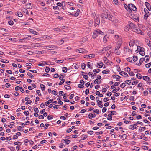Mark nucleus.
Returning <instances> with one entry per match:
<instances>
[{
    "label": "nucleus",
    "mask_w": 151,
    "mask_h": 151,
    "mask_svg": "<svg viewBox=\"0 0 151 151\" xmlns=\"http://www.w3.org/2000/svg\"><path fill=\"white\" fill-rule=\"evenodd\" d=\"M135 26V25L132 23L131 22H129L128 24L126 26L125 30L126 31H129L130 29H131L133 28H134Z\"/></svg>",
    "instance_id": "nucleus-1"
},
{
    "label": "nucleus",
    "mask_w": 151,
    "mask_h": 151,
    "mask_svg": "<svg viewBox=\"0 0 151 151\" xmlns=\"http://www.w3.org/2000/svg\"><path fill=\"white\" fill-rule=\"evenodd\" d=\"M128 9L130 11H131L132 10L134 11H136L137 9L135 6L132 4H128Z\"/></svg>",
    "instance_id": "nucleus-2"
},
{
    "label": "nucleus",
    "mask_w": 151,
    "mask_h": 151,
    "mask_svg": "<svg viewBox=\"0 0 151 151\" xmlns=\"http://www.w3.org/2000/svg\"><path fill=\"white\" fill-rule=\"evenodd\" d=\"M144 11L145 14L144 15V19L145 20H146L149 15V13L148 11L146 9H144Z\"/></svg>",
    "instance_id": "nucleus-3"
},
{
    "label": "nucleus",
    "mask_w": 151,
    "mask_h": 151,
    "mask_svg": "<svg viewBox=\"0 0 151 151\" xmlns=\"http://www.w3.org/2000/svg\"><path fill=\"white\" fill-rule=\"evenodd\" d=\"M95 23L94 25L95 26L99 25L100 23V19L98 17H96V18L95 19Z\"/></svg>",
    "instance_id": "nucleus-4"
},
{
    "label": "nucleus",
    "mask_w": 151,
    "mask_h": 151,
    "mask_svg": "<svg viewBox=\"0 0 151 151\" xmlns=\"http://www.w3.org/2000/svg\"><path fill=\"white\" fill-rule=\"evenodd\" d=\"M133 31L138 34H140L141 35L142 34V31L139 28L137 29L134 28H133Z\"/></svg>",
    "instance_id": "nucleus-5"
},
{
    "label": "nucleus",
    "mask_w": 151,
    "mask_h": 151,
    "mask_svg": "<svg viewBox=\"0 0 151 151\" xmlns=\"http://www.w3.org/2000/svg\"><path fill=\"white\" fill-rule=\"evenodd\" d=\"M106 19H108L112 21H114V17L113 16H112L111 15H109L108 14H107Z\"/></svg>",
    "instance_id": "nucleus-6"
},
{
    "label": "nucleus",
    "mask_w": 151,
    "mask_h": 151,
    "mask_svg": "<svg viewBox=\"0 0 151 151\" xmlns=\"http://www.w3.org/2000/svg\"><path fill=\"white\" fill-rule=\"evenodd\" d=\"M137 124H134L133 125H130L129 128V129L133 130L134 129L137 127V124L138 123H136Z\"/></svg>",
    "instance_id": "nucleus-7"
},
{
    "label": "nucleus",
    "mask_w": 151,
    "mask_h": 151,
    "mask_svg": "<svg viewBox=\"0 0 151 151\" xmlns=\"http://www.w3.org/2000/svg\"><path fill=\"white\" fill-rule=\"evenodd\" d=\"M122 43L121 42H117L116 44L115 49L119 50L121 47Z\"/></svg>",
    "instance_id": "nucleus-8"
},
{
    "label": "nucleus",
    "mask_w": 151,
    "mask_h": 151,
    "mask_svg": "<svg viewBox=\"0 0 151 151\" xmlns=\"http://www.w3.org/2000/svg\"><path fill=\"white\" fill-rule=\"evenodd\" d=\"M145 5L149 10L150 11L151 10V6L149 3L147 2H145Z\"/></svg>",
    "instance_id": "nucleus-9"
},
{
    "label": "nucleus",
    "mask_w": 151,
    "mask_h": 151,
    "mask_svg": "<svg viewBox=\"0 0 151 151\" xmlns=\"http://www.w3.org/2000/svg\"><path fill=\"white\" fill-rule=\"evenodd\" d=\"M95 55L93 54H90L88 55H86L84 57V58H93L94 57Z\"/></svg>",
    "instance_id": "nucleus-10"
},
{
    "label": "nucleus",
    "mask_w": 151,
    "mask_h": 151,
    "mask_svg": "<svg viewBox=\"0 0 151 151\" xmlns=\"http://www.w3.org/2000/svg\"><path fill=\"white\" fill-rule=\"evenodd\" d=\"M98 35V32L96 30H95L93 35V38H95Z\"/></svg>",
    "instance_id": "nucleus-11"
},
{
    "label": "nucleus",
    "mask_w": 151,
    "mask_h": 151,
    "mask_svg": "<svg viewBox=\"0 0 151 151\" xmlns=\"http://www.w3.org/2000/svg\"><path fill=\"white\" fill-rule=\"evenodd\" d=\"M59 79L61 80L59 83V85H60L64 83L65 80L64 79H62L61 77V76L59 77Z\"/></svg>",
    "instance_id": "nucleus-12"
},
{
    "label": "nucleus",
    "mask_w": 151,
    "mask_h": 151,
    "mask_svg": "<svg viewBox=\"0 0 151 151\" xmlns=\"http://www.w3.org/2000/svg\"><path fill=\"white\" fill-rule=\"evenodd\" d=\"M143 79L147 82L150 81V78L147 76H143Z\"/></svg>",
    "instance_id": "nucleus-13"
},
{
    "label": "nucleus",
    "mask_w": 151,
    "mask_h": 151,
    "mask_svg": "<svg viewBox=\"0 0 151 151\" xmlns=\"http://www.w3.org/2000/svg\"><path fill=\"white\" fill-rule=\"evenodd\" d=\"M122 140H124L127 138V137L126 134H124L123 135H119V136Z\"/></svg>",
    "instance_id": "nucleus-14"
},
{
    "label": "nucleus",
    "mask_w": 151,
    "mask_h": 151,
    "mask_svg": "<svg viewBox=\"0 0 151 151\" xmlns=\"http://www.w3.org/2000/svg\"><path fill=\"white\" fill-rule=\"evenodd\" d=\"M139 50V51L141 52H143V51L144 50L143 48L139 46H137V50Z\"/></svg>",
    "instance_id": "nucleus-15"
},
{
    "label": "nucleus",
    "mask_w": 151,
    "mask_h": 151,
    "mask_svg": "<svg viewBox=\"0 0 151 151\" xmlns=\"http://www.w3.org/2000/svg\"><path fill=\"white\" fill-rule=\"evenodd\" d=\"M135 42L133 40H132L130 41L129 43V45L130 47H132L134 44Z\"/></svg>",
    "instance_id": "nucleus-16"
},
{
    "label": "nucleus",
    "mask_w": 151,
    "mask_h": 151,
    "mask_svg": "<svg viewBox=\"0 0 151 151\" xmlns=\"http://www.w3.org/2000/svg\"><path fill=\"white\" fill-rule=\"evenodd\" d=\"M96 116V115L95 114H93L92 113H90L88 116V117L89 119H91L93 117H94Z\"/></svg>",
    "instance_id": "nucleus-17"
},
{
    "label": "nucleus",
    "mask_w": 151,
    "mask_h": 151,
    "mask_svg": "<svg viewBox=\"0 0 151 151\" xmlns=\"http://www.w3.org/2000/svg\"><path fill=\"white\" fill-rule=\"evenodd\" d=\"M85 50L82 48H80L78 50H76V52H78L79 53H82L84 52Z\"/></svg>",
    "instance_id": "nucleus-18"
},
{
    "label": "nucleus",
    "mask_w": 151,
    "mask_h": 151,
    "mask_svg": "<svg viewBox=\"0 0 151 151\" xmlns=\"http://www.w3.org/2000/svg\"><path fill=\"white\" fill-rule=\"evenodd\" d=\"M54 45L46 46V48L49 50H52V49L54 48Z\"/></svg>",
    "instance_id": "nucleus-19"
},
{
    "label": "nucleus",
    "mask_w": 151,
    "mask_h": 151,
    "mask_svg": "<svg viewBox=\"0 0 151 151\" xmlns=\"http://www.w3.org/2000/svg\"><path fill=\"white\" fill-rule=\"evenodd\" d=\"M53 99H49L45 103V104L46 106H47L50 103H51L53 101Z\"/></svg>",
    "instance_id": "nucleus-20"
},
{
    "label": "nucleus",
    "mask_w": 151,
    "mask_h": 151,
    "mask_svg": "<svg viewBox=\"0 0 151 151\" xmlns=\"http://www.w3.org/2000/svg\"><path fill=\"white\" fill-rule=\"evenodd\" d=\"M115 53L117 55H119L121 53V52L119 50L115 49L114 50Z\"/></svg>",
    "instance_id": "nucleus-21"
},
{
    "label": "nucleus",
    "mask_w": 151,
    "mask_h": 151,
    "mask_svg": "<svg viewBox=\"0 0 151 151\" xmlns=\"http://www.w3.org/2000/svg\"><path fill=\"white\" fill-rule=\"evenodd\" d=\"M119 74L120 75H122V76L123 75L122 74H123V75H124L126 76L125 77H128L129 76L126 73H125V72L123 71L120 72L119 73Z\"/></svg>",
    "instance_id": "nucleus-22"
},
{
    "label": "nucleus",
    "mask_w": 151,
    "mask_h": 151,
    "mask_svg": "<svg viewBox=\"0 0 151 151\" xmlns=\"http://www.w3.org/2000/svg\"><path fill=\"white\" fill-rule=\"evenodd\" d=\"M93 65L92 63H91L90 62H88L87 63V66L91 69H92V65Z\"/></svg>",
    "instance_id": "nucleus-23"
},
{
    "label": "nucleus",
    "mask_w": 151,
    "mask_h": 151,
    "mask_svg": "<svg viewBox=\"0 0 151 151\" xmlns=\"http://www.w3.org/2000/svg\"><path fill=\"white\" fill-rule=\"evenodd\" d=\"M113 77L114 78H116V79H119L121 78V77L117 75H113Z\"/></svg>",
    "instance_id": "nucleus-24"
},
{
    "label": "nucleus",
    "mask_w": 151,
    "mask_h": 151,
    "mask_svg": "<svg viewBox=\"0 0 151 151\" xmlns=\"http://www.w3.org/2000/svg\"><path fill=\"white\" fill-rule=\"evenodd\" d=\"M16 15H17L19 17H21L23 15L21 12H17L16 13Z\"/></svg>",
    "instance_id": "nucleus-25"
},
{
    "label": "nucleus",
    "mask_w": 151,
    "mask_h": 151,
    "mask_svg": "<svg viewBox=\"0 0 151 151\" xmlns=\"http://www.w3.org/2000/svg\"><path fill=\"white\" fill-rule=\"evenodd\" d=\"M107 14H102L101 15V17L103 19H106Z\"/></svg>",
    "instance_id": "nucleus-26"
},
{
    "label": "nucleus",
    "mask_w": 151,
    "mask_h": 151,
    "mask_svg": "<svg viewBox=\"0 0 151 151\" xmlns=\"http://www.w3.org/2000/svg\"><path fill=\"white\" fill-rule=\"evenodd\" d=\"M144 59L145 62H147V61L149 60V56L148 55H146L144 58Z\"/></svg>",
    "instance_id": "nucleus-27"
},
{
    "label": "nucleus",
    "mask_w": 151,
    "mask_h": 151,
    "mask_svg": "<svg viewBox=\"0 0 151 151\" xmlns=\"http://www.w3.org/2000/svg\"><path fill=\"white\" fill-rule=\"evenodd\" d=\"M144 60V58H140L139 60V63L138 64V65H141L142 63Z\"/></svg>",
    "instance_id": "nucleus-28"
},
{
    "label": "nucleus",
    "mask_w": 151,
    "mask_h": 151,
    "mask_svg": "<svg viewBox=\"0 0 151 151\" xmlns=\"http://www.w3.org/2000/svg\"><path fill=\"white\" fill-rule=\"evenodd\" d=\"M40 87L42 90V91H44L45 90V86L43 84H41L40 85Z\"/></svg>",
    "instance_id": "nucleus-29"
},
{
    "label": "nucleus",
    "mask_w": 151,
    "mask_h": 151,
    "mask_svg": "<svg viewBox=\"0 0 151 151\" xmlns=\"http://www.w3.org/2000/svg\"><path fill=\"white\" fill-rule=\"evenodd\" d=\"M109 125L110 124H109L108 123H107L105 125V126H107L106 127V129H110L111 128V126H109Z\"/></svg>",
    "instance_id": "nucleus-30"
},
{
    "label": "nucleus",
    "mask_w": 151,
    "mask_h": 151,
    "mask_svg": "<svg viewBox=\"0 0 151 151\" xmlns=\"http://www.w3.org/2000/svg\"><path fill=\"white\" fill-rule=\"evenodd\" d=\"M87 137L86 135H83L81 137V139L82 140H84Z\"/></svg>",
    "instance_id": "nucleus-31"
},
{
    "label": "nucleus",
    "mask_w": 151,
    "mask_h": 151,
    "mask_svg": "<svg viewBox=\"0 0 151 151\" xmlns=\"http://www.w3.org/2000/svg\"><path fill=\"white\" fill-rule=\"evenodd\" d=\"M98 65L99 66V68H101L102 67L103 65V63L102 62H100L99 63H98Z\"/></svg>",
    "instance_id": "nucleus-32"
},
{
    "label": "nucleus",
    "mask_w": 151,
    "mask_h": 151,
    "mask_svg": "<svg viewBox=\"0 0 151 151\" xmlns=\"http://www.w3.org/2000/svg\"><path fill=\"white\" fill-rule=\"evenodd\" d=\"M120 89V88L119 87L115 89H113L112 92L113 93H115L116 91H119Z\"/></svg>",
    "instance_id": "nucleus-33"
},
{
    "label": "nucleus",
    "mask_w": 151,
    "mask_h": 151,
    "mask_svg": "<svg viewBox=\"0 0 151 151\" xmlns=\"http://www.w3.org/2000/svg\"><path fill=\"white\" fill-rule=\"evenodd\" d=\"M81 13L80 10L79 9H77L76 11V16L80 15Z\"/></svg>",
    "instance_id": "nucleus-34"
},
{
    "label": "nucleus",
    "mask_w": 151,
    "mask_h": 151,
    "mask_svg": "<svg viewBox=\"0 0 151 151\" xmlns=\"http://www.w3.org/2000/svg\"><path fill=\"white\" fill-rule=\"evenodd\" d=\"M110 72V71L108 70H104L102 72V73L103 74H106L109 73Z\"/></svg>",
    "instance_id": "nucleus-35"
},
{
    "label": "nucleus",
    "mask_w": 151,
    "mask_h": 151,
    "mask_svg": "<svg viewBox=\"0 0 151 151\" xmlns=\"http://www.w3.org/2000/svg\"><path fill=\"white\" fill-rule=\"evenodd\" d=\"M137 56H133L132 60L134 61V62H135L137 61Z\"/></svg>",
    "instance_id": "nucleus-36"
},
{
    "label": "nucleus",
    "mask_w": 151,
    "mask_h": 151,
    "mask_svg": "<svg viewBox=\"0 0 151 151\" xmlns=\"http://www.w3.org/2000/svg\"><path fill=\"white\" fill-rule=\"evenodd\" d=\"M87 37H85L83 38L82 42H84L87 40Z\"/></svg>",
    "instance_id": "nucleus-37"
},
{
    "label": "nucleus",
    "mask_w": 151,
    "mask_h": 151,
    "mask_svg": "<svg viewBox=\"0 0 151 151\" xmlns=\"http://www.w3.org/2000/svg\"><path fill=\"white\" fill-rule=\"evenodd\" d=\"M95 83H96L97 84H99L101 83V81H98V79H96L95 80L94 82Z\"/></svg>",
    "instance_id": "nucleus-38"
},
{
    "label": "nucleus",
    "mask_w": 151,
    "mask_h": 151,
    "mask_svg": "<svg viewBox=\"0 0 151 151\" xmlns=\"http://www.w3.org/2000/svg\"><path fill=\"white\" fill-rule=\"evenodd\" d=\"M147 43L148 46L150 47V48L151 50V42L150 41H147Z\"/></svg>",
    "instance_id": "nucleus-39"
},
{
    "label": "nucleus",
    "mask_w": 151,
    "mask_h": 151,
    "mask_svg": "<svg viewBox=\"0 0 151 151\" xmlns=\"http://www.w3.org/2000/svg\"><path fill=\"white\" fill-rule=\"evenodd\" d=\"M62 141H64L66 143V144L68 145L69 144V143L70 142V140H68V139H63ZM62 142H63V141H62Z\"/></svg>",
    "instance_id": "nucleus-40"
},
{
    "label": "nucleus",
    "mask_w": 151,
    "mask_h": 151,
    "mask_svg": "<svg viewBox=\"0 0 151 151\" xmlns=\"http://www.w3.org/2000/svg\"><path fill=\"white\" fill-rule=\"evenodd\" d=\"M145 129H146V128L145 127H141L140 128V129H139V132H141L142 130H143V131L145 130Z\"/></svg>",
    "instance_id": "nucleus-41"
},
{
    "label": "nucleus",
    "mask_w": 151,
    "mask_h": 151,
    "mask_svg": "<svg viewBox=\"0 0 151 151\" xmlns=\"http://www.w3.org/2000/svg\"><path fill=\"white\" fill-rule=\"evenodd\" d=\"M130 70H131L130 68L128 67L124 69L125 71L127 72H129L130 71Z\"/></svg>",
    "instance_id": "nucleus-42"
},
{
    "label": "nucleus",
    "mask_w": 151,
    "mask_h": 151,
    "mask_svg": "<svg viewBox=\"0 0 151 151\" xmlns=\"http://www.w3.org/2000/svg\"><path fill=\"white\" fill-rule=\"evenodd\" d=\"M63 72L66 73L67 71V68L66 67H64L63 68Z\"/></svg>",
    "instance_id": "nucleus-43"
},
{
    "label": "nucleus",
    "mask_w": 151,
    "mask_h": 151,
    "mask_svg": "<svg viewBox=\"0 0 151 151\" xmlns=\"http://www.w3.org/2000/svg\"><path fill=\"white\" fill-rule=\"evenodd\" d=\"M136 76L137 78H138L139 79H141L142 78V77L141 76V74L139 73H137L136 74Z\"/></svg>",
    "instance_id": "nucleus-44"
},
{
    "label": "nucleus",
    "mask_w": 151,
    "mask_h": 151,
    "mask_svg": "<svg viewBox=\"0 0 151 151\" xmlns=\"http://www.w3.org/2000/svg\"><path fill=\"white\" fill-rule=\"evenodd\" d=\"M81 131L80 130H78L77 131L76 130V138H77V137L78 136V135H79V134L78 135H77L78 134H81Z\"/></svg>",
    "instance_id": "nucleus-45"
},
{
    "label": "nucleus",
    "mask_w": 151,
    "mask_h": 151,
    "mask_svg": "<svg viewBox=\"0 0 151 151\" xmlns=\"http://www.w3.org/2000/svg\"><path fill=\"white\" fill-rule=\"evenodd\" d=\"M126 84L125 83H122L120 85V87L122 88H124L125 86H126Z\"/></svg>",
    "instance_id": "nucleus-46"
},
{
    "label": "nucleus",
    "mask_w": 151,
    "mask_h": 151,
    "mask_svg": "<svg viewBox=\"0 0 151 151\" xmlns=\"http://www.w3.org/2000/svg\"><path fill=\"white\" fill-rule=\"evenodd\" d=\"M64 88L67 90L71 89V87L67 85H65L64 86Z\"/></svg>",
    "instance_id": "nucleus-47"
},
{
    "label": "nucleus",
    "mask_w": 151,
    "mask_h": 151,
    "mask_svg": "<svg viewBox=\"0 0 151 151\" xmlns=\"http://www.w3.org/2000/svg\"><path fill=\"white\" fill-rule=\"evenodd\" d=\"M22 89V87H19V86H17L15 87V90L16 91H18L19 90V89Z\"/></svg>",
    "instance_id": "nucleus-48"
},
{
    "label": "nucleus",
    "mask_w": 151,
    "mask_h": 151,
    "mask_svg": "<svg viewBox=\"0 0 151 151\" xmlns=\"http://www.w3.org/2000/svg\"><path fill=\"white\" fill-rule=\"evenodd\" d=\"M31 32L35 35H38V34H37L38 33L37 32H36V31H34L33 30H31Z\"/></svg>",
    "instance_id": "nucleus-49"
},
{
    "label": "nucleus",
    "mask_w": 151,
    "mask_h": 151,
    "mask_svg": "<svg viewBox=\"0 0 151 151\" xmlns=\"http://www.w3.org/2000/svg\"><path fill=\"white\" fill-rule=\"evenodd\" d=\"M133 58H127V61H129V62H132Z\"/></svg>",
    "instance_id": "nucleus-50"
},
{
    "label": "nucleus",
    "mask_w": 151,
    "mask_h": 151,
    "mask_svg": "<svg viewBox=\"0 0 151 151\" xmlns=\"http://www.w3.org/2000/svg\"><path fill=\"white\" fill-rule=\"evenodd\" d=\"M18 130L19 131H22L24 129H23L21 126H19L18 127Z\"/></svg>",
    "instance_id": "nucleus-51"
},
{
    "label": "nucleus",
    "mask_w": 151,
    "mask_h": 151,
    "mask_svg": "<svg viewBox=\"0 0 151 151\" xmlns=\"http://www.w3.org/2000/svg\"><path fill=\"white\" fill-rule=\"evenodd\" d=\"M100 71V70L99 69H94L93 70V71L94 72H96V73H98Z\"/></svg>",
    "instance_id": "nucleus-52"
},
{
    "label": "nucleus",
    "mask_w": 151,
    "mask_h": 151,
    "mask_svg": "<svg viewBox=\"0 0 151 151\" xmlns=\"http://www.w3.org/2000/svg\"><path fill=\"white\" fill-rule=\"evenodd\" d=\"M83 77L86 80H87L88 78V75H86L82 74Z\"/></svg>",
    "instance_id": "nucleus-53"
},
{
    "label": "nucleus",
    "mask_w": 151,
    "mask_h": 151,
    "mask_svg": "<svg viewBox=\"0 0 151 151\" xmlns=\"http://www.w3.org/2000/svg\"><path fill=\"white\" fill-rule=\"evenodd\" d=\"M27 75L30 77V78H32L34 77V76L32 75L31 73L29 72H28L27 73Z\"/></svg>",
    "instance_id": "nucleus-54"
},
{
    "label": "nucleus",
    "mask_w": 151,
    "mask_h": 151,
    "mask_svg": "<svg viewBox=\"0 0 151 151\" xmlns=\"http://www.w3.org/2000/svg\"><path fill=\"white\" fill-rule=\"evenodd\" d=\"M64 61V60H56L55 61L56 62L58 63H63Z\"/></svg>",
    "instance_id": "nucleus-55"
},
{
    "label": "nucleus",
    "mask_w": 151,
    "mask_h": 151,
    "mask_svg": "<svg viewBox=\"0 0 151 151\" xmlns=\"http://www.w3.org/2000/svg\"><path fill=\"white\" fill-rule=\"evenodd\" d=\"M151 65V62L149 63L148 64H146L145 65V66L146 68H149L150 67Z\"/></svg>",
    "instance_id": "nucleus-56"
},
{
    "label": "nucleus",
    "mask_w": 151,
    "mask_h": 151,
    "mask_svg": "<svg viewBox=\"0 0 151 151\" xmlns=\"http://www.w3.org/2000/svg\"><path fill=\"white\" fill-rule=\"evenodd\" d=\"M23 12H24L26 13V14H27L28 15H29V14L28 13V11L25 8H24V9H23Z\"/></svg>",
    "instance_id": "nucleus-57"
},
{
    "label": "nucleus",
    "mask_w": 151,
    "mask_h": 151,
    "mask_svg": "<svg viewBox=\"0 0 151 151\" xmlns=\"http://www.w3.org/2000/svg\"><path fill=\"white\" fill-rule=\"evenodd\" d=\"M19 41L20 42H26V38H24L23 39H20L19 40Z\"/></svg>",
    "instance_id": "nucleus-58"
},
{
    "label": "nucleus",
    "mask_w": 151,
    "mask_h": 151,
    "mask_svg": "<svg viewBox=\"0 0 151 151\" xmlns=\"http://www.w3.org/2000/svg\"><path fill=\"white\" fill-rule=\"evenodd\" d=\"M50 69L49 67H46L45 70V71L47 73H48L50 71Z\"/></svg>",
    "instance_id": "nucleus-59"
},
{
    "label": "nucleus",
    "mask_w": 151,
    "mask_h": 151,
    "mask_svg": "<svg viewBox=\"0 0 151 151\" xmlns=\"http://www.w3.org/2000/svg\"><path fill=\"white\" fill-rule=\"evenodd\" d=\"M81 67L84 70L85 69V67H86V65L84 63H83L81 66Z\"/></svg>",
    "instance_id": "nucleus-60"
},
{
    "label": "nucleus",
    "mask_w": 151,
    "mask_h": 151,
    "mask_svg": "<svg viewBox=\"0 0 151 151\" xmlns=\"http://www.w3.org/2000/svg\"><path fill=\"white\" fill-rule=\"evenodd\" d=\"M103 60H104V61L105 62V63H106L108 62V60L107 59L106 57H104Z\"/></svg>",
    "instance_id": "nucleus-61"
},
{
    "label": "nucleus",
    "mask_w": 151,
    "mask_h": 151,
    "mask_svg": "<svg viewBox=\"0 0 151 151\" xmlns=\"http://www.w3.org/2000/svg\"><path fill=\"white\" fill-rule=\"evenodd\" d=\"M8 23L10 25H12L14 24V22L10 20L8 21Z\"/></svg>",
    "instance_id": "nucleus-62"
},
{
    "label": "nucleus",
    "mask_w": 151,
    "mask_h": 151,
    "mask_svg": "<svg viewBox=\"0 0 151 151\" xmlns=\"http://www.w3.org/2000/svg\"><path fill=\"white\" fill-rule=\"evenodd\" d=\"M78 86L79 88H83L84 87L83 85H82V84H78Z\"/></svg>",
    "instance_id": "nucleus-63"
},
{
    "label": "nucleus",
    "mask_w": 151,
    "mask_h": 151,
    "mask_svg": "<svg viewBox=\"0 0 151 151\" xmlns=\"http://www.w3.org/2000/svg\"><path fill=\"white\" fill-rule=\"evenodd\" d=\"M138 83V80H136L135 81H133L132 83V84L133 85H134L135 84H137Z\"/></svg>",
    "instance_id": "nucleus-64"
}]
</instances>
